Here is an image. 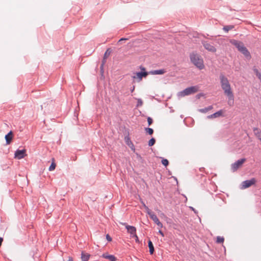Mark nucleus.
<instances>
[{"mask_svg":"<svg viewBox=\"0 0 261 261\" xmlns=\"http://www.w3.org/2000/svg\"><path fill=\"white\" fill-rule=\"evenodd\" d=\"M219 79L221 88L223 90L224 94L228 97L229 104V100H233V94L230 84L227 77L223 74H220Z\"/></svg>","mask_w":261,"mask_h":261,"instance_id":"obj_1","label":"nucleus"},{"mask_svg":"<svg viewBox=\"0 0 261 261\" xmlns=\"http://www.w3.org/2000/svg\"><path fill=\"white\" fill-rule=\"evenodd\" d=\"M230 42L232 44L234 45L238 48L239 51L242 53L245 56V57L248 59L251 58V55L249 51L244 46L243 42L236 40H232L230 41Z\"/></svg>","mask_w":261,"mask_h":261,"instance_id":"obj_2","label":"nucleus"},{"mask_svg":"<svg viewBox=\"0 0 261 261\" xmlns=\"http://www.w3.org/2000/svg\"><path fill=\"white\" fill-rule=\"evenodd\" d=\"M190 59L191 62L199 69L204 68L203 59L199 55L192 53L190 55Z\"/></svg>","mask_w":261,"mask_h":261,"instance_id":"obj_3","label":"nucleus"},{"mask_svg":"<svg viewBox=\"0 0 261 261\" xmlns=\"http://www.w3.org/2000/svg\"><path fill=\"white\" fill-rule=\"evenodd\" d=\"M140 68L142 70V72L136 73L132 77L134 80H136L138 82H140L143 77H145L148 74V72L145 71V67L140 66Z\"/></svg>","mask_w":261,"mask_h":261,"instance_id":"obj_4","label":"nucleus"},{"mask_svg":"<svg viewBox=\"0 0 261 261\" xmlns=\"http://www.w3.org/2000/svg\"><path fill=\"white\" fill-rule=\"evenodd\" d=\"M198 91V88L196 86H192L185 89L184 91L180 92L181 96L189 95L190 94L195 93Z\"/></svg>","mask_w":261,"mask_h":261,"instance_id":"obj_5","label":"nucleus"},{"mask_svg":"<svg viewBox=\"0 0 261 261\" xmlns=\"http://www.w3.org/2000/svg\"><path fill=\"white\" fill-rule=\"evenodd\" d=\"M246 161L245 159H242L238 160L237 162L231 165V169L234 172L237 171L240 167H241L243 163Z\"/></svg>","mask_w":261,"mask_h":261,"instance_id":"obj_6","label":"nucleus"},{"mask_svg":"<svg viewBox=\"0 0 261 261\" xmlns=\"http://www.w3.org/2000/svg\"><path fill=\"white\" fill-rule=\"evenodd\" d=\"M256 182V179L254 178H252L250 180H247L245 181H244L242 184V188L244 189L248 188L251 186L254 185Z\"/></svg>","mask_w":261,"mask_h":261,"instance_id":"obj_7","label":"nucleus"},{"mask_svg":"<svg viewBox=\"0 0 261 261\" xmlns=\"http://www.w3.org/2000/svg\"><path fill=\"white\" fill-rule=\"evenodd\" d=\"M120 223L125 226L127 232L130 234V237L136 234V228L135 227L128 225L126 223L120 222Z\"/></svg>","mask_w":261,"mask_h":261,"instance_id":"obj_8","label":"nucleus"},{"mask_svg":"<svg viewBox=\"0 0 261 261\" xmlns=\"http://www.w3.org/2000/svg\"><path fill=\"white\" fill-rule=\"evenodd\" d=\"M202 44L205 49L208 50V51H210L213 53L216 52L217 49L212 44L206 41L203 42Z\"/></svg>","mask_w":261,"mask_h":261,"instance_id":"obj_9","label":"nucleus"},{"mask_svg":"<svg viewBox=\"0 0 261 261\" xmlns=\"http://www.w3.org/2000/svg\"><path fill=\"white\" fill-rule=\"evenodd\" d=\"M26 155L25 149L17 150L15 152L14 158L20 160L23 159Z\"/></svg>","mask_w":261,"mask_h":261,"instance_id":"obj_10","label":"nucleus"},{"mask_svg":"<svg viewBox=\"0 0 261 261\" xmlns=\"http://www.w3.org/2000/svg\"><path fill=\"white\" fill-rule=\"evenodd\" d=\"M150 217L158 226L160 227H163L162 223L159 221L157 216L154 214H151Z\"/></svg>","mask_w":261,"mask_h":261,"instance_id":"obj_11","label":"nucleus"},{"mask_svg":"<svg viewBox=\"0 0 261 261\" xmlns=\"http://www.w3.org/2000/svg\"><path fill=\"white\" fill-rule=\"evenodd\" d=\"M124 140H125L126 144L130 148V149L133 151H135V146H134L133 142L131 141L129 137L128 136L125 137L124 138Z\"/></svg>","mask_w":261,"mask_h":261,"instance_id":"obj_12","label":"nucleus"},{"mask_svg":"<svg viewBox=\"0 0 261 261\" xmlns=\"http://www.w3.org/2000/svg\"><path fill=\"white\" fill-rule=\"evenodd\" d=\"M5 138L7 144H10L13 138V133L12 131H10L7 135L5 136Z\"/></svg>","mask_w":261,"mask_h":261,"instance_id":"obj_13","label":"nucleus"},{"mask_svg":"<svg viewBox=\"0 0 261 261\" xmlns=\"http://www.w3.org/2000/svg\"><path fill=\"white\" fill-rule=\"evenodd\" d=\"M103 258L109 259L110 261H116V257L113 255H110L108 253H103L102 256Z\"/></svg>","mask_w":261,"mask_h":261,"instance_id":"obj_14","label":"nucleus"},{"mask_svg":"<svg viewBox=\"0 0 261 261\" xmlns=\"http://www.w3.org/2000/svg\"><path fill=\"white\" fill-rule=\"evenodd\" d=\"M223 113H224L223 111L222 110H221L214 113L213 114L208 116L207 117V118L209 119H212V118L222 116H223Z\"/></svg>","mask_w":261,"mask_h":261,"instance_id":"obj_15","label":"nucleus"},{"mask_svg":"<svg viewBox=\"0 0 261 261\" xmlns=\"http://www.w3.org/2000/svg\"><path fill=\"white\" fill-rule=\"evenodd\" d=\"M166 72V70L165 69H160V70H152L148 72V74L156 75V74H163Z\"/></svg>","mask_w":261,"mask_h":261,"instance_id":"obj_16","label":"nucleus"},{"mask_svg":"<svg viewBox=\"0 0 261 261\" xmlns=\"http://www.w3.org/2000/svg\"><path fill=\"white\" fill-rule=\"evenodd\" d=\"M253 132L255 136L261 141V132L257 128H254L253 129Z\"/></svg>","mask_w":261,"mask_h":261,"instance_id":"obj_17","label":"nucleus"},{"mask_svg":"<svg viewBox=\"0 0 261 261\" xmlns=\"http://www.w3.org/2000/svg\"><path fill=\"white\" fill-rule=\"evenodd\" d=\"M90 257V254L84 252H82L81 259L82 261H88Z\"/></svg>","mask_w":261,"mask_h":261,"instance_id":"obj_18","label":"nucleus"},{"mask_svg":"<svg viewBox=\"0 0 261 261\" xmlns=\"http://www.w3.org/2000/svg\"><path fill=\"white\" fill-rule=\"evenodd\" d=\"M148 247L149 249L150 253L152 254L154 252V247L152 242L150 240L148 241Z\"/></svg>","mask_w":261,"mask_h":261,"instance_id":"obj_19","label":"nucleus"},{"mask_svg":"<svg viewBox=\"0 0 261 261\" xmlns=\"http://www.w3.org/2000/svg\"><path fill=\"white\" fill-rule=\"evenodd\" d=\"M111 53V50L110 48H108L105 53L103 60V64L105 62V60L108 58V57L110 55Z\"/></svg>","mask_w":261,"mask_h":261,"instance_id":"obj_20","label":"nucleus"},{"mask_svg":"<svg viewBox=\"0 0 261 261\" xmlns=\"http://www.w3.org/2000/svg\"><path fill=\"white\" fill-rule=\"evenodd\" d=\"M213 109V107L212 106H210L207 108H205L204 109H202L199 110L200 112L202 113H206L207 111L211 110Z\"/></svg>","mask_w":261,"mask_h":261,"instance_id":"obj_21","label":"nucleus"},{"mask_svg":"<svg viewBox=\"0 0 261 261\" xmlns=\"http://www.w3.org/2000/svg\"><path fill=\"white\" fill-rule=\"evenodd\" d=\"M142 203L144 208H145L147 213L149 215V216H150L151 215V214H154L153 213L151 212L150 209L145 204V203L144 202H142Z\"/></svg>","mask_w":261,"mask_h":261,"instance_id":"obj_22","label":"nucleus"},{"mask_svg":"<svg viewBox=\"0 0 261 261\" xmlns=\"http://www.w3.org/2000/svg\"><path fill=\"white\" fill-rule=\"evenodd\" d=\"M253 71H254V73H255L256 75L258 77V78L259 79V80L261 82V73H260L256 68H254L253 69Z\"/></svg>","mask_w":261,"mask_h":261,"instance_id":"obj_23","label":"nucleus"},{"mask_svg":"<svg viewBox=\"0 0 261 261\" xmlns=\"http://www.w3.org/2000/svg\"><path fill=\"white\" fill-rule=\"evenodd\" d=\"M53 162H52L51 165L49 167V171L54 170L56 168V165L55 163L54 162V159H53Z\"/></svg>","mask_w":261,"mask_h":261,"instance_id":"obj_24","label":"nucleus"},{"mask_svg":"<svg viewBox=\"0 0 261 261\" xmlns=\"http://www.w3.org/2000/svg\"><path fill=\"white\" fill-rule=\"evenodd\" d=\"M224 238L222 237L218 236L217 237L216 242L217 243H222L224 242Z\"/></svg>","mask_w":261,"mask_h":261,"instance_id":"obj_25","label":"nucleus"},{"mask_svg":"<svg viewBox=\"0 0 261 261\" xmlns=\"http://www.w3.org/2000/svg\"><path fill=\"white\" fill-rule=\"evenodd\" d=\"M233 28V26L232 25H226L223 27V30L225 32H227L230 30L232 29Z\"/></svg>","mask_w":261,"mask_h":261,"instance_id":"obj_26","label":"nucleus"},{"mask_svg":"<svg viewBox=\"0 0 261 261\" xmlns=\"http://www.w3.org/2000/svg\"><path fill=\"white\" fill-rule=\"evenodd\" d=\"M155 142V140L154 138H151L149 141L148 145L149 146H153Z\"/></svg>","mask_w":261,"mask_h":261,"instance_id":"obj_27","label":"nucleus"},{"mask_svg":"<svg viewBox=\"0 0 261 261\" xmlns=\"http://www.w3.org/2000/svg\"><path fill=\"white\" fill-rule=\"evenodd\" d=\"M145 130L149 135H152L153 133V130L151 128H146Z\"/></svg>","mask_w":261,"mask_h":261,"instance_id":"obj_28","label":"nucleus"},{"mask_svg":"<svg viewBox=\"0 0 261 261\" xmlns=\"http://www.w3.org/2000/svg\"><path fill=\"white\" fill-rule=\"evenodd\" d=\"M162 163L165 166H167L169 164V162L167 159H163L162 161Z\"/></svg>","mask_w":261,"mask_h":261,"instance_id":"obj_29","label":"nucleus"},{"mask_svg":"<svg viewBox=\"0 0 261 261\" xmlns=\"http://www.w3.org/2000/svg\"><path fill=\"white\" fill-rule=\"evenodd\" d=\"M143 104V101L141 99H138L137 100V106H141Z\"/></svg>","mask_w":261,"mask_h":261,"instance_id":"obj_30","label":"nucleus"},{"mask_svg":"<svg viewBox=\"0 0 261 261\" xmlns=\"http://www.w3.org/2000/svg\"><path fill=\"white\" fill-rule=\"evenodd\" d=\"M147 122H148V125H150L152 123V119L150 117H148Z\"/></svg>","mask_w":261,"mask_h":261,"instance_id":"obj_31","label":"nucleus"},{"mask_svg":"<svg viewBox=\"0 0 261 261\" xmlns=\"http://www.w3.org/2000/svg\"><path fill=\"white\" fill-rule=\"evenodd\" d=\"M131 238H135V240H136V242H139V239H138V237L137 234H135L134 236H132Z\"/></svg>","mask_w":261,"mask_h":261,"instance_id":"obj_32","label":"nucleus"},{"mask_svg":"<svg viewBox=\"0 0 261 261\" xmlns=\"http://www.w3.org/2000/svg\"><path fill=\"white\" fill-rule=\"evenodd\" d=\"M106 239L109 242H111L112 240L111 237L108 234L106 235Z\"/></svg>","mask_w":261,"mask_h":261,"instance_id":"obj_33","label":"nucleus"},{"mask_svg":"<svg viewBox=\"0 0 261 261\" xmlns=\"http://www.w3.org/2000/svg\"><path fill=\"white\" fill-rule=\"evenodd\" d=\"M126 40H127L126 38H121L120 39H119V40L118 41V42H120L122 41Z\"/></svg>","mask_w":261,"mask_h":261,"instance_id":"obj_34","label":"nucleus"},{"mask_svg":"<svg viewBox=\"0 0 261 261\" xmlns=\"http://www.w3.org/2000/svg\"><path fill=\"white\" fill-rule=\"evenodd\" d=\"M3 241V239L2 238L0 237V247L2 245V243Z\"/></svg>","mask_w":261,"mask_h":261,"instance_id":"obj_35","label":"nucleus"},{"mask_svg":"<svg viewBox=\"0 0 261 261\" xmlns=\"http://www.w3.org/2000/svg\"><path fill=\"white\" fill-rule=\"evenodd\" d=\"M159 233L162 235V236L164 237V233L161 230L159 231Z\"/></svg>","mask_w":261,"mask_h":261,"instance_id":"obj_36","label":"nucleus"},{"mask_svg":"<svg viewBox=\"0 0 261 261\" xmlns=\"http://www.w3.org/2000/svg\"><path fill=\"white\" fill-rule=\"evenodd\" d=\"M67 261H73V259L72 257H69L68 260Z\"/></svg>","mask_w":261,"mask_h":261,"instance_id":"obj_37","label":"nucleus"},{"mask_svg":"<svg viewBox=\"0 0 261 261\" xmlns=\"http://www.w3.org/2000/svg\"><path fill=\"white\" fill-rule=\"evenodd\" d=\"M132 91H133V90H134V88L133 89H132Z\"/></svg>","mask_w":261,"mask_h":261,"instance_id":"obj_38","label":"nucleus"},{"mask_svg":"<svg viewBox=\"0 0 261 261\" xmlns=\"http://www.w3.org/2000/svg\"><path fill=\"white\" fill-rule=\"evenodd\" d=\"M132 91H133V90H134V88L133 89H132Z\"/></svg>","mask_w":261,"mask_h":261,"instance_id":"obj_39","label":"nucleus"}]
</instances>
